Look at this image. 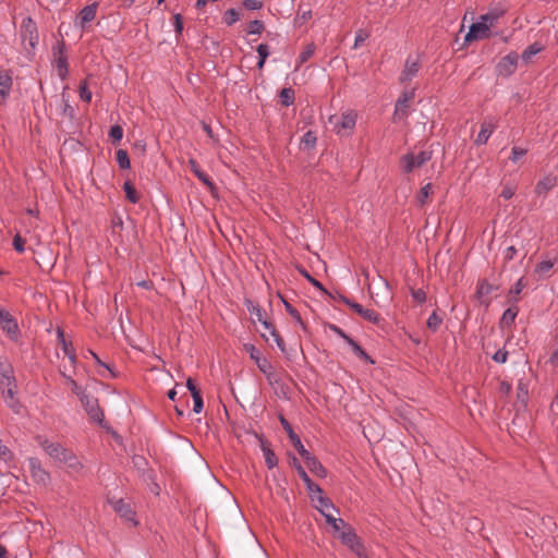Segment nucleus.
<instances>
[{"mask_svg": "<svg viewBox=\"0 0 558 558\" xmlns=\"http://www.w3.org/2000/svg\"><path fill=\"white\" fill-rule=\"evenodd\" d=\"M0 327L11 341L17 342L20 340L21 330L17 320L14 317L4 322Z\"/></svg>", "mask_w": 558, "mask_h": 558, "instance_id": "22", "label": "nucleus"}, {"mask_svg": "<svg viewBox=\"0 0 558 558\" xmlns=\"http://www.w3.org/2000/svg\"><path fill=\"white\" fill-rule=\"evenodd\" d=\"M555 263L553 260H542L535 267V272L539 275L547 274L553 267Z\"/></svg>", "mask_w": 558, "mask_h": 558, "instance_id": "55", "label": "nucleus"}, {"mask_svg": "<svg viewBox=\"0 0 558 558\" xmlns=\"http://www.w3.org/2000/svg\"><path fill=\"white\" fill-rule=\"evenodd\" d=\"M347 343L351 347L352 352L359 359H361L369 364L375 363L374 360L366 353V351L354 339L351 338Z\"/></svg>", "mask_w": 558, "mask_h": 558, "instance_id": "32", "label": "nucleus"}, {"mask_svg": "<svg viewBox=\"0 0 558 558\" xmlns=\"http://www.w3.org/2000/svg\"><path fill=\"white\" fill-rule=\"evenodd\" d=\"M507 12V9L504 7H494L488 10L487 13L481 15V20L484 21L488 26H493L501 16H504Z\"/></svg>", "mask_w": 558, "mask_h": 558, "instance_id": "25", "label": "nucleus"}, {"mask_svg": "<svg viewBox=\"0 0 558 558\" xmlns=\"http://www.w3.org/2000/svg\"><path fill=\"white\" fill-rule=\"evenodd\" d=\"M356 123V113L349 111L343 113L340 118L333 122L335 130L338 134L349 135Z\"/></svg>", "mask_w": 558, "mask_h": 558, "instance_id": "9", "label": "nucleus"}, {"mask_svg": "<svg viewBox=\"0 0 558 558\" xmlns=\"http://www.w3.org/2000/svg\"><path fill=\"white\" fill-rule=\"evenodd\" d=\"M527 154L526 148L514 146L511 149V156L509 159L513 162H518L521 158H523Z\"/></svg>", "mask_w": 558, "mask_h": 558, "instance_id": "57", "label": "nucleus"}, {"mask_svg": "<svg viewBox=\"0 0 558 558\" xmlns=\"http://www.w3.org/2000/svg\"><path fill=\"white\" fill-rule=\"evenodd\" d=\"M361 317L377 326H380L381 323L384 322V318L377 312L369 308H364L361 314Z\"/></svg>", "mask_w": 558, "mask_h": 558, "instance_id": "45", "label": "nucleus"}, {"mask_svg": "<svg viewBox=\"0 0 558 558\" xmlns=\"http://www.w3.org/2000/svg\"><path fill=\"white\" fill-rule=\"evenodd\" d=\"M279 422H280L282 428L288 434V437H289L292 446L295 448V450L299 452V454L302 456L304 452H306L307 449H305V447L303 446L300 436L294 433L291 424L282 414H279Z\"/></svg>", "mask_w": 558, "mask_h": 558, "instance_id": "14", "label": "nucleus"}, {"mask_svg": "<svg viewBox=\"0 0 558 558\" xmlns=\"http://www.w3.org/2000/svg\"><path fill=\"white\" fill-rule=\"evenodd\" d=\"M57 338L64 354L71 353L75 350L72 341L65 338L64 330L61 327H57Z\"/></svg>", "mask_w": 558, "mask_h": 558, "instance_id": "37", "label": "nucleus"}, {"mask_svg": "<svg viewBox=\"0 0 558 558\" xmlns=\"http://www.w3.org/2000/svg\"><path fill=\"white\" fill-rule=\"evenodd\" d=\"M432 151L422 150L417 155L405 154L401 158V167L404 173L412 172L415 168H420L432 159Z\"/></svg>", "mask_w": 558, "mask_h": 558, "instance_id": "5", "label": "nucleus"}, {"mask_svg": "<svg viewBox=\"0 0 558 558\" xmlns=\"http://www.w3.org/2000/svg\"><path fill=\"white\" fill-rule=\"evenodd\" d=\"M525 283L523 282V278H520L509 290L508 292V303L510 304H517L519 299L518 295L522 292L524 289Z\"/></svg>", "mask_w": 558, "mask_h": 558, "instance_id": "33", "label": "nucleus"}, {"mask_svg": "<svg viewBox=\"0 0 558 558\" xmlns=\"http://www.w3.org/2000/svg\"><path fill=\"white\" fill-rule=\"evenodd\" d=\"M82 405L84 407L89 418L97 423L100 427L105 428L107 432L111 430V427L105 420V413L99 405L98 399L94 396L86 395L81 398Z\"/></svg>", "mask_w": 558, "mask_h": 558, "instance_id": "2", "label": "nucleus"}, {"mask_svg": "<svg viewBox=\"0 0 558 558\" xmlns=\"http://www.w3.org/2000/svg\"><path fill=\"white\" fill-rule=\"evenodd\" d=\"M557 184V178L548 174L541 179L535 186V193L537 195L546 194L550 190H553Z\"/></svg>", "mask_w": 558, "mask_h": 558, "instance_id": "27", "label": "nucleus"}, {"mask_svg": "<svg viewBox=\"0 0 558 558\" xmlns=\"http://www.w3.org/2000/svg\"><path fill=\"white\" fill-rule=\"evenodd\" d=\"M316 142L317 137L315 132L310 130L301 137V149L311 150L316 146Z\"/></svg>", "mask_w": 558, "mask_h": 558, "instance_id": "39", "label": "nucleus"}, {"mask_svg": "<svg viewBox=\"0 0 558 558\" xmlns=\"http://www.w3.org/2000/svg\"><path fill=\"white\" fill-rule=\"evenodd\" d=\"M14 368L7 356L0 355V386L15 383Z\"/></svg>", "mask_w": 558, "mask_h": 558, "instance_id": "17", "label": "nucleus"}, {"mask_svg": "<svg viewBox=\"0 0 558 558\" xmlns=\"http://www.w3.org/2000/svg\"><path fill=\"white\" fill-rule=\"evenodd\" d=\"M517 402L526 408L529 402V384L523 379H519L517 388Z\"/></svg>", "mask_w": 558, "mask_h": 558, "instance_id": "31", "label": "nucleus"}, {"mask_svg": "<svg viewBox=\"0 0 558 558\" xmlns=\"http://www.w3.org/2000/svg\"><path fill=\"white\" fill-rule=\"evenodd\" d=\"M189 166L191 171L203 184H205L209 189L210 192H214L216 190V185L210 179V177L199 168V165L195 159H190Z\"/></svg>", "mask_w": 558, "mask_h": 558, "instance_id": "21", "label": "nucleus"}, {"mask_svg": "<svg viewBox=\"0 0 558 558\" xmlns=\"http://www.w3.org/2000/svg\"><path fill=\"white\" fill-rule=\"evenodd\" d=\"M320 514L325 518L326 522L330 525L332 524H341L343 525V519L335 518L330 512H326L324 509L318 508Z\"/></svg>", "mask_w": 558, "mask_h": 558, "instance_id": "59", "label": "nucleus"}, {"mask_svg": "<svg viewBox=\"0 0 558 558\" xmlns=\"http://www.w3.org/2000/svg\"><path fill=\"white\" fill-rule=\"evenodd\" d=\"M315 51L316 45L314 43L307 44L304 47L303 51L298 57L295 70H298L303 63H305L310 58H312Z\"/></svg>", "mask_w": 558, "mask_h": 558, "instance_id": "34", "label": "nucleus"}, {"mask_svg": "<svg viewBox=\"0 0 558 558\" xmlns=\"http://www.w3.org/2000/svg\"><path fill=\"white\" fill-rule=\"evenodd\" d=\"M264 28H265V25H264L263 21L254 20V21L250 22L247 33L254 34V35L255 34L259 35L263 33Z\"/></svg>", "mask_w": 558, "mask_h": 558, "instance_id": "54", "label": "nucleus"}, {"mask_svg": "<svg viewBox=\"0 0 558 558\" xmlns=\"http://www.w3.org/2000/svg\"><path fill=\"white\" fill-rule=\"evenodd\" d=\"M432 183H427L425 184L418 192L417 196H416V199H417V203L421 207H423L429 196V194L432 193Z\"/></svg>", "mask_w": 558, "mask_h": 558, "instance_id": "49", "label": "nucleus"}, {"mask_svg": "<svg viewBox=\"0 0 558 558\" xmlns=\"http://www.w3.org/2000/svg\"><path fill=\"white\" fill-rule=\"evenodd\" d=\"M61 462L65 463L71 470L75 472H78L83 469V464L78 461L76 456L70 449L65 453V457L62 458Z\"/></svg>", "mask_w": 558, "mask_h": 558, "instance_id": "36", "label": "nucleus"}, {"mask_svg": "<svg viewBox=\"0 0 558 558\" xmlns=\"http://www.w3.org/2000/svg\"><path fill=\"white\" fill-rule=\"evenodd\" d=\"M116 159L121 169H123V170L130 169V167H131L130 157L125 149H118L116 153Z\"/></svg>", "mask_w": 558, "mask_h": 558, "instance_id": "46", "label": "nucleus"}, {"mask_svg": "<svg viewBox=\"0 0 558 558\" xmlns=\"http://www.w3.org/2000/svg\"><path fill=\"white\" fill-rule=\"evenodd\" d=\"M368 36H369V34L366 31L359 29L355 34V40H354L353 48L354 49L359 48L368 38Z\"/></svg>", "mask_w": 558, "mask_h": 558, "instance_id": "62", "label": "nucleus"}, {"mask_svg": "<svg viewBox=\"0 0 558 558\" xmlns=\"http://www.w3.org/2000/svg\"><path fill=\"white\" fill-rule=\"evenodd\" d=\"M490 35L492 33L488 24L481 20L480 22L473 23L470 26L469 32L464 37V41L471 43L473 40L485 39L489 38Z\"/></svg>", "mask_w": 558, "mask_h": 558, "instance_id": "10", "label": "nucleus"}, {"mask_svg": "<svg viewBox=\"0 0 558 558\" xmlns=\"http://www.w3.org/2000/svg\"><path fill=\"white\" fill-rule=\"evenodd\" d=\"M295 100V92L292 87H284L279 93V101L282 106L289 107Z\"/></svg>", "mask_w": 558, "mask_h": 558, "instance_id": "35", "label": "nucleus"}, {"mask_svg": "<svg viewBox=\"0 0 558 558\" xmlns=\"http://www.w3.org/2000/svg\"><path fill=\"white\" fill-rule=\"evenodd\" d=\"M109 137L112 144H118L123 137V129L121 125L116 124L110 128Z\"/></svg>", "mask_w": 558, "mask_h": 558, "instance_id": "52", "label": "nucleus"}, {"mask_svg": "<svg viewBox=\"0 0 558 558\" xmlns=\"http://www.w3.org/2000/svg\"><path fill=\"white\" fill-rule=\"evenodd\" d=\"M412 298L420 304L426 302V292L423 289H412L411 288Z\"/></svg>", "mask_w": 558, "mask_h": 558, "instance_id": "63", "label": "nucleus"}, {"mask_svg": "<svg viewBox=\"0 0 558 558\" xmlns=\"http://www.w3.org/2000/svg\"><path fill=\"white\" fill-rule=\"evenodd\" d=\"M337 537L340 542L350 548L352 551H357L361 549L362 542L360 537L356 535L355 530L349 524L347 529L341 531Z\"/></svg>", "mask_w": 558, "mask_h": 558, "instance_id": "11", "label": "nucleus"}, {"mask_svg": "<svg viewBox=\"0 0 558 558\" xmlns=\"http://www.w3.org/2000/svg\"><path fill=\"white\" fill-rule=\"evenodd\" d=\"M245 351L250 354V357L256 363L258 369L265 374L267 380L270 385L278 383L277 379H274V367L271 363L266 359L262 357L259 351L252 343L244 344Z\"/></svg>", "mask_w": 558, "mask_h": 558, "instance_id": "4", "label": "nucleus"}, {"mask_svg": "<svg viewBox=\"0 0 558 558\" xmlns=\"http://www.w3.org/2000/svg\"><path fill=\"white\" fill-rule=\"evenodd\" d=\"M98 3L85 5L78 13L80 24L84 27L87 23L92 22L97 13Z\"/></svg>", "mask_w": 558, "mask_h": 558, "instance_id": "26", "label": "nucleus"}, {"mask_svg": "<svg viewBox=\"0 0 558 558\" xmlns=\"http://www.w3.org/2000/svg\"><path fill=\"white\" fill-rule=\"evenodd\" d=\"M22 44L28 51H34L38 44V28L36 22L27 16L23 19L20 29Z\"/></svg>", "mask_w": 558, "mask_h": 558, "instance_id": "3", "label": "nucleus"}, {"mask_svg": "<svg viewBox=\"0 0 558 558\" xmlns=\"http://www.w3.org/2000/svg\"><path fill=\"white\" fill-rule=\"evenodd\" d=\"M246 306L251 315H255L258 322H262L264 319L265 311L257 303H254L248 300L246 302Z\"/></svg>", "mask_w": 558, "mask_h": 558, "instance_id": "50", "label": "nucleus"}, {"mask_svg": "<svg viewBox=\"0 0 558 558\" xmlns=\"http://www.w3.org/2000/svg\"><path fill=\"white\" fill-rule=\"evenodd\" d=\"M441 324H442V317L439 316L436 311H434L429 315V317L427 318V322H426L427 327L433 331L438 330V328L440 327Z\"/></svg>", "mask_w": 558, "mask_h": 558, "instance_id": "48", "label": "nucleus"}, {"mask_svg": "<svg viewBox=\"0 0 558 558\" xmlns=\"http://www.w3.org/2000/svg\"><path fill=\"white\" fill-rule=\"evenodd\" d=\"M315 500L318 504L315 506L317 510L318 508H320L324 509L326 512H329L330 509L337 512L339 511L332 504L331 499L326 496H323V494H315Z\"/></svg>", "mask_w": 558, "mask_h": 558, "instance_id": "42", "label": "nucleus"}, {"mask_svg": "<svg viewBox=\"0 0 558 558\" xmlns=\"http://www.w3.org/2000/svg\"><path fill=\"white\" fill-rule=\"evenodd\" d=\"M498 287L490 284L487 279H480L476 283L475 299L483 305L488 306L490 304V293L497 290Z\"/></svg>", "mask_w": 558, "mask_h": 558, "instance_id": "12", "label": "nucleus"}, {"mask_svg": "<svg viewBox=\"0 0 558 558\" xmlns=\"http://www.w3.org/2000/svg\"><path fill=\"white\" fill-rule=\"evenodd\" d=\"M298 270H299L301 276H303L308 282L312 283L313 287H315L316 289H318L323 293H325L327 295H330V293L324 287V284L320 281H318L317 279H315L314 277H312L310 275V272L304 267H298Z\"/></svg>", "mask_w": 558, "mask_h": 558, "instance_id": "41", "label": "nucleus"}, {"mask_svg": "<svg viewBox=\"0 0 558 558\" xmlns=\"http://www.w3.org/2000/svg\"><path fill=\"white\" fill-rule=\"evenodd\" d=\"M290 465L296 470L300 478L306 486V490L311 499L315 501V494H323L322 487L312 481V478L308 476V474L306 473L298 458L293 454H290Z\"/></svg>", "mask_w": 558, "mask_h": 558, "instance_id": "6", "label": "nucleus"}, {"mask_svg": "<svg viewBox=\"0 0 558 558\" xmlns=\"http://www.w3.org/2000/svg\"><path fill=\"white\" fill-rule=\"evenodd\" d=\"M173 26H174V32H175V35H177V39H179V37L182 35V32H183V20H182V16L181 14L177 13L173 15Z\"/></svg>", "mask_w": 558, "mask_h": 558, "instance_id": "61", "label": "nucleus"}, {"mask_svg": "<svg viewBox=\"0 0 558 558\" xmlns=\"http://www.w3.org/2000/svg\"><path fill=\"white\" fill-rule=\"evenodd\" d=\"M16 395V381L12 384L4 385L2 387V397L4 399L5 404L15 413L20 414L22 404L19 399L15 397Z\"/></svg>", "mask_w": 558, "mask_h": 558, "instance_id": "13", "label": "nucleus"}, {"mask_svg": "<svg viewBox=\"0 0 558 558\" xmlns=\"http://www.w3.org/2000/svg\"><path fill=\"white\" fill-rule=\"evenodd\" d=\"M25 239H23L19 233L13 238V247L19 253H23L25 251Z\"/></svg>", "mask_w": 558, "mask_h": 558, "instance_id": "64", "label": "nucleus"}, {"mask_svg": "<svg viewBox=\"0 0 558 558\" xmlns=\"http://www.w3.org/2000/svg\"><path fill=\"white\" fill-rule=\"evenodd\" d=\"M326 327L331 330L332 332H335L337 336H339L340 338H342L345 342H348L351 337L349 335H347L344 332L343 329H341L339 326L335 325V324H326Z\"/></svg>", "mask_w": 558, "mask_h": 558, "instance_id": "60", "label": "nucleus"}, {"mask_svg": "<svg viewBox=\"0 0 558 558\" xmlns=\"http://www.w3.org/2000/svg\"><path fill=\"white\" fill-rule=\"evenodd\" d=\"M518 60L519 54L515 51L509 52L507 56L502 57L500 61L496 64V74L501 77L511 76L517 70Z\"/></svg>", "mask_w": 558, "mask_h": 558, "instance_id": "7", "label": "nucleus"}, {"mask_svg": "<svg viewBox=\"0 0 558 558\" xmlns=\"http://www.w3.org/2000/svg\"><path fill=\"white\" fill-rule=\"evenodd\" d=\"M123 191L125 193L126 199L132 204H137L141 199L138 192L135 186L130 182L125 181L123 184Z\"/></svg>", "mask_w": 558, "mask_h": 558, "instance_id": "40", "label": "nucleus"}, {"mask_svg": "<svg viewBox=\"0 0 558 558\" xmlns=\"http://www.w3.org/2000/svg\"><path fill=\"white\" fill-rule=\"evenodd\" d=\"M495 129L496 124L486 121L483 122L481 125V131L474 141L475 145L480 146L486 144Z\"/></svg>", "mask_w": 558, "mask_h": 558, "instance_id": "28", "label": "nucleus"}, {"mask_svg": "<svg viewBox=\"0 0 558 558\" xmlns=\"http://www.w3.org/2000/svg\"><path fill=\"white\" fill-rule=\"evenodd\" d=\"M260 323L270 332V335L274 337V340H275L277 347L279 348V350L282 353H284L286 352L284 341H283L282 337L279 335V332L277 331V329L274 326V324L268 322L265 318Z\"/></svg>", "mask_w": 558, "mask_h": 558, "instance_id": "30", "label": "nucleus"}, {"mask_svg": "<svg viewBox=\"0 0 558 558\" xmlns=\"http://www.w3.org/2000/svg\"><path fill=\"white\" fill-rule=\"evenodd\" d=\"M51 64L57 71L58 76L64 81L69 76V59L66 53V45L64 40L57 41L52 48Z\"/></svg>", "mask_w": 558, "mask_h": 558, "instance_id": "1", "label": "nucleus"}, {"mask_svg": "<svg viewBox=\"0 0 558 558\" xmlns=\"http://www.w3.org/2000/svg\"><path fill=\"white\" fill-rule=\"evenodd\" d=\"M510 305L511 306L504 312L499 320V327L501 329L511 328V326L514 324L515 317L518 316L519 307L517 304Z\"/></svg>", "mask_w": 558, "mask_h": 558, "instance_id": "24", "label": "nucleus"}, {"mask_svg": "<svg viewBox=\"0 0 558 558\" xmlns=\"http://www.w3.org/2000/svg\"><path fill=\"white\" fill-rule=\"evenodd\" d=\"M256 437L259 439L260 442V449L263 451L265 463L269 470L274 469L278 464V458L274 450L270 448L267 439L264 436H258L256 434Z\"/></svg>", "mask_w": 558, "mask_h": 558, "instance_id": "20", "label": "nucleus"}, {"mask_svg": "<svg viewBox=\"0 0 558 558\" xmlns=\"http://www.w3.org/2000/svg\"><path fill=\"white\" fill-rule=\"evenodd\" d=\"M339 301L348 305L354 313L361 316L364 310L363 305L342 294L339 295Z\"/></svg>", "mask_w": 558, "mask_h": 558, "instance_id": "47", "label": "nucleus"}, {"mask_svg": "<svg viewBox=\"0 0 558 558\" xmlns=\"http://www.w3.org/2000/svg\"><path fill=\"white\" fill-rule=\"evenodd\" d=\"M311 17H312V10L311 9L302 10V5H300L299 10H298L296 17H295V23L302 24V23L308 21Z\"/></svg>", "mask_w": 558, "mask_h": 558, "instance_id": "56", "label": "nucleus"}, {"mask_svg": "<svg viewBox=\"0 0 558 558\" xmlns=\"http://www.w3.org/2000/svg\"><path fill=\"white\" fill-rule=\"evenodd\" d=\"M544 49L545 47L542 44L533 43L523 50L521 58L523 61L527 62L533 56L542 52Z\"/></svg>", "mask_w": 558, "mask_h": 558, "instance_id": "44", "label": "nucleus"}, {"mask_svg": "<svg viewBox=\"0 0 558 558\" xmlns=\"http://www.w3.org/2000/svg\"><path fill=\"white\" fill-rule=\"evenodd\" d=\"M414 98V90L404 92L397 100L395 106L393 118L401 119L408 114L410 101Z\"/></svg>", "mask_w": 558, "mask_h": 558, "instance_id": "18", "label": "nucleus"}, {"mask_svg": "<svg viewBox=\"0 0 558 558\" xmlns=\"http://www.w3.org/2000/svg\"><path fill=\"white\" fill-rule=\"evenodd\" d=\"M40 446L49 457L60 462L62 461V458L65 457V453L69 451V449L64 448L61 444L51 442L49 440L41 441Z\"/></svg>", "mask_w": 558, "mask_h": 558, "instance_id": "19", "label": "nucleus"}, {"mask_svg": "<svg viewBox=\"0 0 558 558\" xmlns=\"http://www.w3.org/2000/svg\"><path fill=\"white\" fill-rule=\"evenodd\" d=\"M78 94H80V98L81 100L85 101V102H90L92 101V92L89 90L88 88V84H87V81H81L80 83V86H78Z\"/></svg>", "mask_w": 558, "mask_h": 558, "instance_id": "51", "label": "nucleus"}, {"mask_svg": "<svg viewBox=\"0 0 558 558\" xmlns=\"http://www.w3.org/2000/svg\"><path fill=\"white\" fill-rule=\"evenodd\" d=\"M13 81L8 71L0 70V97L5 100L12 89Z\"/></svg>", "mask_w": 558, "mask_h": 558, "instance_id": "29", "label": "nucleus"}, {"mask_svg": "<svg viewBox=\"0 0 558 558\" xmlns=\"http://www.w3.org/2000/svg\"><path fill=\"white\" fill-rule=\"evenodd\" d=\"M112 508L124 520L134 521L135 512L132 510L131 506L126 504L123 499H118L113 501Z\"/></svg>", "mask_w": 558, "mask_h": 558, "instance_id": "23", "label": "nucleus"}, {"mask_svg": "<svg viewBox=\"0 0 558 558\" xmlns=\"http://www.w3.org/2000/svg\"><path fill=\"white\" fill-rule=\"evenodd\" d=\"M240 20V13L235 9H229L225 12L223 21L228 26H231Z\"/></svg>", "mask_w": 558, "mask_h": 558, "instance_id": "53", "label": "nucleus"}, {"mask_svg": "<svg viewBox=\"0 0 558 558\" xmlns=\"http://www.w3.org/2000/svg\"><path fill=\"white\" fill-rule=\"evenodd\" d=\"M0 458L5 462H11L14 459V453L12 450L2 444L0 440Z\"/></svg>", "mask_w": 558, "mask_h": 558, "instance_id": "58", "label": "nucleus"}, {"mask_svg": "<svg viewBox=\"0 0 558 558\" xmlns=\"http://www.w3.org/2000/svg\"><path fill=\"white\" fill-rule=\"evenodd\" d=\"M279 298L281 299L282 303L284 304L286 311L289 313V315H291L293 317V319L298 324H300V326L304 330H306V325L303 322L300 312L294 306H292L287 300H284V298L281 294H279Z\"/></svg>", "mask_w": 558, "mask_h": 558, "instance_id": "38", "label": "nucleus"}, {"mask_svg": "<svg viewBox=\"0 0 558 558\" xmlns=\"http://www.w3.org/2000/svg\"><path fill=\"white\" fill-rule=\"evenodd\" d=\"M61 376L65 379L66 384L70 386L72 392L80 397L86 396L87 393L82 389V387L77 384L76 380L73 379L72 376L66 375L65 372L60 371Z\"/></svg>", "mask_w": 558, "mask_h": 558, "instance_id": "43", "label": "nucleus"}, {"mask_svg": "<svg viewBox=\"0 0 558 558\" xmlns=\"http://www.w3.org/2000/svg\"><path fill=\"white\" fill-rule=\"evenodd\" d=\"M29 472L35 483L47 486L50 483V473L46 471L38 458L28 459Z\"/></svg>", "mask_w": 558, "mask_h": 558, "instance_id": "8", "label": "nucleus"}, {"mask_svg": "<svg viewBox=\"0 0 558 558\" xmlns=\"http://www.w3.org/2000/svg\"><path fill=\"white\" fill-rule=\"evenodd\" d=\"M302 459L305 461L308 470L316 476L320 478H325L327 476L326 468L320 463V461L312 454L308 450L304 452Z\"/></svg>", "mask_w": 558, "mask_h": 558, "instance_id": "16", "label": "nucleus"}, {"mask_svg": "<svg viewBox=\"0 0 558 558\" xmlns=\"http://www.w3.org/2000/svg\"><path fill=\"white\" fill-rule=\"evenodd\" d=\"M421 69V63L417 59H413L409 56L404 63V69L402 70L399 81L401 84L410 82L415 77Z\"/></svg>", "mask_w": 558, "mask_h": 558, "instance_id": "15", "label": "nucleus"}]
</instances>
